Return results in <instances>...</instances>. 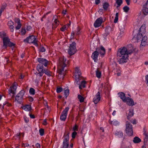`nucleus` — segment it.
Here are the masks:
<instances>
[{
  "label": "nucleus",
  "instance_id": "1",
  "mask_svg": "<svg viewBox=\"0 0 148 148\" xmlns=\"http://www.w3.org/2000/svg\"><path fill=\"white\" fill-rule=\"evenodd\" d=\"M132 52V51L129 50L125 47L119 49L117 53V56L121 57L119 59L118 62L119 64H123L127 62L128 60V55L131 54Z\"/></svg>",
  "mask_w": 148,
  "mask_h": 148
},
{
  "label": "nucleus",
  "instance_id": "2",
  "mask_svg": "<svg viewBox=\"0 0 148 148\" xmlns=\"http://www.w3.org/2000/svg\"><path fill=\"white\" fill-rule=\"evenodd\" d=\"M37 69L39 72L38 74H39L40 77H42L44 73L48 76H51V72L47 69H44L42 65L38 64L37 66Z\"/></svg>",
  "mask_w": 148,
  "mask_h": 148
},
{
  "label": "nucleus",
  "instance_id": "3",
  "mask_svg": "<svg viewBox=\"0 0 148 148\" xmlns=\"http://www.w3.org/2000/svg\"><path fill=\"white\" fill-rule=\"evenodd\" d=\"M69 63L68 61H67L66 59H64V57L60 58L59 61V66L61 68L60 69V74L64 71V68Z\"/></svg>",
  "mask_w": 148,
  "mask_h": 148
},
{
  "label": "nucleus",
  "instance_id": "4",
  "mask_svg": "<svg viewBox=\"0 0 148 148\" xmlns=\"http://www.w3.org/2000/svg\"><path fill=\"white\" fill-rule=\"evenodd\" d=\"M3 47L4 49H6L8 47H14L15 44L10 41V39L8 37H4L3 38Z\"/></svg>",
  "mask_w": 148,
  "mask_h": 148
},
{
  "label": "nucleus",
  "instance_id": "5",
  "mask_svg": "<svg viewBox=\"0 0 148 148\" xmlns=\"http://www.w3.org/2000/svg\"><path fill=\"white\" fill-rule=\"evenodd\" d=\"M36 38L35 36L32 35L27 38L24 40L23 41L24 42H26L29 43H33L35 46L38 47V45L37 43V41L36 40Z\"/></svg>",
  "mask_w": 148,
  "mask_h": 148
},
{
  "label": "nucleus",
  "instance_id": "6",
  "mask_svg": "<svg viewBox=\"0 0 148 148\" xmlns=\"http://www.w3.org/2000/svg\"><path fill=\"white\" fill-rule=\"evenodd\" d=\"M25 93V91L24 90H22L16 95L15 101H17L18 103L21 104L22 102L23 98Z\"/></svg>",
  "mask_w": 148,
  "mask_h": 148
},
{
  "label": "nucleus",
  "instance_id": "7",
  "mask_svg": "<svg viewBox=\"0 0 148 148\" xmlns=\"http://www.w3.org/2000/svg\"><path fill=\"white\" fill-rule=\"evenodd\" d=\"M75 80L76 83L77 84H80V82H79V81L80 79V78H82V77L81 76V71L79 69V68L76 67L75 69Z\"/></svg>",
  "mask_w": 148,
  "mask_h": 148
},
{
  "label": "nucleus",
  "instance_id": "8",
  "mask_svg": "<svg viewBox=\"0 0 148 148\" xmlns=\"http://www.w3.org/2000/svg\"><path fill=\"white\" fill-rule=\"evenodd\" d=\"M125 131L128 135L131 136L133 134L132 126L130 122L127 121L126 122Z\"/></svg>",
  "mask_w": 148,
  "mask_h": 148
},
{
  "label": "nucleus",
  "instance_id": "9",
  "mask_svg": "<svg viewBox=\"0 0 148 148\" xmlns=\"http://www.w3.org/2000/svg\"><path fill=\"white\" fill-rule=\"evenodd\" d=\"M76 51V43L73 42L70 45L69 49L68 51L69 54L70 55H73L75 53Z\"/></svg>",
  "mask_w": 148,
  "mask_h": 148
},
{
  "label": "nucleus",
  "instance_id": "10",
  "mask_svg": "<svg viewBox=\"0 0 148 148\" xmlns=\"http://www.w3.org/2000/svg\"><path fill=\"white\" fill-rule=\"evenodd\" d=\"M69 109V107H66L62 112L61 115L60 116V119L62 121H65V120Z\"/></svg>",
  "mask_w": 148,
  "mask_h": 148
},
{
  "label": "nucleus",
  "instance_id": "11",
  "mask_svg": "<svg viewBox=\"0 0 148 148\" xmlns=\"http://www.w3.org/2000/svg\"><path fill=\"white\" fill-rule=\"evenodd\" d=\"M123 102H126L127 105L130 106H133L136 104V103H135L134 104L133 99L128 97H126L125 101H124Z\"/></svg>",
  "mask_w": 148,
  "mask_h": 148
},
{
  "label": "nucleus",
  "instance_id": "12",
  "mask_svg": "<svg viewBox=\"0 0 148 148\" xmlns=\"http://www.w3.org/2000/svg\"><path fill=\"white\" fill-rule=\"evenodd\" d=\"M103 22V18L101 17L98 18L94 23V26L95 27H98Z\"/></svg>",
  "mask_w": 148,
  "mask_h": 148
},
{
  "label": "nucleus",
  "instance_id": "13",
  "mask_svg": "<svg viewBox=\"0 0 148 148\" xmlns=\"http://www.w3.org/2000/svg\"><path fill=\"white\" fill-rule=\"evenodd\" d=\"M16 84V83L12 85V86L10 87L9 90V94L12 93L13 95L15 94L17 88Z\"/></svg>",
  "mask_w": 148,
  "mask_h": 148
},
{
  "label": "nucleus",
  "instance_id": "14",
  "mask_svg": "<svg viewBox=\"0 0 148 148\" xmlns=\"http://www.w3.org/2000/svg\"><path fill=\"white\" fill-rule=\"evenodd\" d=\"M142 11L145 15H146L148 14V0L145 4L143 5Z\"/></svg>",
  "mask_w": 148,
  "mask_h": 148
},
{
  "label": "nucleus",
  "instance_id": "15",
  "mask_svg": "<svg viewBox=\"0 0 148 148\" xmlns=\"http://www.w3.org/2000/svg\"><path fill=\"white\" fill-rule=\"evenodd\" d=\"M38 61L40 63L44 65V66L46 67L48 63V61L46 59L42 58H38Z\"/></svg>",
  "mask_w": 148,
  "mask_h": 148
},
{
  "label": "nucleus",
  "instance_id": "16",
  "mask_svg": "<svg viewBox=\"0 0 148 148\" xmlns=\"http://www.w3.org/2000/svg\"><path fill=\"white\" fill-rule=\"evenodd\" d=\"M100 93L99 92H98L93 98V101L95 104H96L100 100Z\"/></svg>",
  "mask_w": 148,
  "mask_h": 148
},
{
  "label": "nucleus",
  "instance_id": "17",
  "mask_svg": "<svg viewBox=\"0 0 148 148\" xmlns=\"http://www.w3.org/2000/svg\"><path fill=\"white\" fill-rule=\"evenodd\" d=\"M140 41H141V45L143 46L148 45V40L147 39V37L146 36L143 37Z\"/></svg>",
  "mask_w": 148,
  "mask_h": 148
},
{
  "label": "nucleus",
  "instance_id": "18",
  "mask_svg": "<svg viewBox=\"0 0 148 148\" xmlns=\"http://www.w3.org/2000/svg\"><path fill=\"white\" fill-rule=\"evenodd\" d=\"M69 134L70 132L69 131L66 130L65 131L63 138V141H69Z\"/></svg>",
  "mask_w": 148,
  "mask_h": 148
},
{
  "label": "nucleus",
  "instance_id": "19",
  "mask_svg": "<svg viewBox=\"0 0 148 148\" xmlns=\"http://www.w3.org/2000/svg\"><path fill=\"white\" fill-rule=\"evenodd\" d=\"M96 50L101 56H104L105 54V49L102 46H101L100 48H97Z\"/></svg>",
  "mask_w": 148,
  "mask_h": 148
},
{
  "label": "nucleus",
  "instance_id": "20",
  "mask_svg": "<svg viewBox=\"0 0 148 148\" xmlns=\"http://www.w3.org/2000/svg\"><path fill=\"white\" fill-rule=\"evenodd\" d=\"M99 54V52L97 50L92 53L91 57L95 62H97V58Z\"/></svg>",
  "mask_w": 148,
  "mask_h": 148
},
{
  "label": "nucleus",
  "instance_id": "21",
  "mask_svg": "<svg viewBox=\"0 0 148 148\" xmlns=\"http://www.w3.org/2000/svg\"><path fill=\"white\" fill-rule=\"evenodd\" d=\"M82 79V78H80L79 80V82H80L79 88L80 89H82L83 88H84L85 87V84L86 83V82L84 81H81V82L80 81Z\"/></svg>",
  "mask_w": 148,
  "mask_h": 148
},
{
  "label": "nucleus",
  "instance_id": "22",
  "mask_svg": "<svg viewBox=\"0 0 148 148\" xmlns=\"http://www.w3.org/2000/svg\"><path fill=\"white\" fill-rule=\"evenodd\" d=\"M118 95L120 98L122 99L123 101H125L126 97L125 94L124 93L121 92L118 93Z\"/></svg>",
  "mask_w": 148,
  "mask_h": 148
},
{
  "label": "nucleus",
  "instance_id": "23",
  "mask_svg": "<svg viewBox=\"0 0 148 148\" xmlns=\"http://www.w3.org/2000/svg\"><path fill=\"white\" fill-rule=\"evenodd\" d=\"M133 110V109H130L129 110V113L127 117L128 120H129L130 118L133 116L134 114Z\"/></svg>",
  "mask_w": 148,
  "mask_h": 148
},
{
  "label": "nucleus",
  "instance_id": "24",
  "mask_svg": "<svg viewBox=\"0 0 148 148\" xmlns=\"http://www.w3.org/2000/svg\"><path fill=\"white\" fill-rule=\"evenodd\" d=\"M146 25L145 24H143L139 29L140 33H144L145 32Z\"/></svg>",
  "mask_w": 148,
  "mask_h": 148
},
{
  "label": "nucleus",
  "instance_id": "25",
  "mask_svg": "<svg viewBox=\"0 0 148 148\" xmlns=\"http://www.w3.org/2000/svg\"><path fill=\"white\" fill-rule=\"evenodd\" d=\"M143 33H138L137 34L136 38L137 42H139L141 40V39L143 37Z\"/></svg>",
  "mask_w": 148,
  "mask_h": 148
},
{
  "label": "nucleus",
  "instance_id": "26",
  "mask_svg": "<svg viewBox=\"0 0 148 148\" xmlns=\"http://www.w3.org/2000/svg\"><path fill=\"white\" fill-rule=\"evenodd\" d=\"M141 141L140 138L136 136L134 138L133 142L135 143H138Z\"/></svg>",
  "mask_w": 148,
  "mask_h": 148
},
{
  "label": "nucleus",
  "instance_id": "27",
  "mask_svg": "<svg viewBox=\"0 0 148 148\" xmlns=\"http://www.w3.org/2000/svg\"><path fill=\"white\" fill-rule=\"evenodd\" d=\"M22 108L25 111H30L31 109L30 105H27L23 107Z\"/></svg>",
  "mask_w": 148,
  "mask_h": 148
},
{
  "label": "nucleus",
  "instance_id": "28",
  "mask_svg": "<svg viewBox=\"0 0 148 148\" xmlns=\"http://www.w3.org/2000/svg\"><path fill=\"white\" fill-rule=\"evenodd\" d=\"M96 77L98 78L101 77V72L99 71V68H97L96 71Z\"/></svg>",
  "mask_w": 148,
  "mask_h": 148
},
{
  "label": "nucleus",
  "instance_id": "29",
  "mask_svg": "<svg viewBox=\"0 0 148 148\" xmlns=\"http://www.w3.org/2000/svg\"><path fill=\"white\" fill-rule=\"evenodd\" d=\"M69 146V141H63V148H67Z\"/></svg>",
  "mask_w": 148,
  "mask_h": 148
},
{
  "label": "nucleus",
  "instance_id": "30",
  "mask_svg": "<svg viewBox=\"0 0 148 148\" xmlns=\"http://www.w3.org/2000/svg\"><path fill=\"white\" fill-rule=\"evenodd\" d=\"M109 6V4L107 2H105L104 3L103 5V8L105 10H107L108 8V7Z\"/></svg>",
  "mask_w": 148,
  "mask_h": 148
},
{
  "label": "nucleus",
  "instance_id": "31",
  "mask_svg": "<svg viewBox=\"0 0 148 148\" xmlns=\"http://www.w3.org/2000/svg\"><path fill=\"white\" fill-rule=\"evenodd\" d=\"M77 97L80 102L82 103L84 102V98L83 97L80 95H78Z\"/></svg>",
  "mask_w": 148,
  "mask_h": 148
},
{
  "label": "nucleus",
  "instance_id": "32",
  "mask_svg": "<svg viewBox=\"0 0 148 148\" xmlns=\"http://www.w3.org/2000/svg\"><path fill=\"white\" fill-rule=\"evenodd\" d=\"M122 3V0H116V3L118 5L117 6V8H118L119 7Z\"/></svg>",
  "mask_w": 148,
  "mask_h": 148
},
{
  "label": "nucleus",
  "instance_id": "33",
  "mask_svg": "<svg viewBox=\"0 0 148 148\" xmlns=\"http://www.w3.org/2000/svg\"><path fill=\"white\" fill-rule=\"evenodd\" d=\"M14 25V23L11 20L9 21L8 23V25L9 27H14L13 26Z\"/></svg>",
  "mask_w": 148,
  "mask_h": 148
},
{
  "label": "nucleus",
  "instance_id": "34",
  "mask_svg": "<svg viewBox=\"0 0 148 148\" xmlns=\"http://www.w3.org/2000/svg\"><path fill=\"white\" fill-rule=\"evenodd\" d=\"M119 13L117 12L115 16L114 20V23H116L117 22L118 20Z\"/></svg>",
  "mask_w": 148,
  "mask_h": 148
},
{
  "label": "nucleus",
  "instance_id": "35",
  "mask_svg": "<svg viewBox=\"0 0 148 148\" xmlns=\"http://www.w3.org/2000/svg\"><path fill=\"white\" fill-rule=\"evenodd\" d=\"M56 16H53V19H54V18H55L54 21V24H55L56 25H58L59 24V22L58 21L57 18H56Z\"/></svg>",
  "mask_w": 148,
  "mask_h": 148
},
{
  "label": "nucleus",
  "instance_id": "36",
  "mask_svg": "<svg viewBox=\"0 0 148 148\" xmlns=\"http://www.w3.org/2000/svg\"><path fill=\"white\" fill-rule=\"evenodd\" d=\"M123 10L124 12L127 13L129 11L130 8L127 6H125L123 8Z\"/></svg>",
  "mask_w": 148,
  "mask_h": 148
},
{
  "label": "nucleus",
  "instance_id": "37",
  "mask_svg": "<svg viewBox=\"0 0 148 148\" xmlns=\"http://www.w3.org/2000/svg\"><path fill=\"white\" fill-rule=\"evenodd\" d=\"M147 140L145 139V140H144V145L141 147L142 148H146L147 146Z\"/></svg>",
  "mask_w": 148,
  "mask_h": 148
},
{
  "label": "nucleus",
  "instance_id": "38",
  "mask_svg": "<svg viewBox=\"0 0 148 148\" xmlns=\"http://www.w3.org/2000/svg\"><path fill=\"white\" fill-rule=\"evenodd\" d=\"M144 134L145 136V137L144 138V140H145V139L147 140V141L148 138V132H145L144 133Z\"/></svg>",
  "mask_w": 148,
  "mask_h": 148
},
{
  "label": "nucleus",
  "instance_id": "39",
  "mask_svg": "<svg viewBox=\"0 0 148 148\" xmlns=\"http://www.w3.org/2000/svg\"><path fill=\"white\" fill-rule=\"evenodd\" d=\"M35 90L33 88H31L30 89L29 92L30 94L34 95L35 94Z\"/></svg>",
  "mask_w": 148,
  "mask_h": 148
},
{
  "label": "nucleus",
  "instance_id": "40",
  "mask_svg": "<svg viewBox=\"0 0 148 148\" xmlns=\"http://www.w3.org/2000/svg\"><path fill=\"white\" fill-rule=\"evenodd\" d=\"M39 50L40 51L43 52L45 51V49L43 46H40L39 48Z\"/></svg>",
  "mask_w": 148,
  "mask_h": 148
},
{
  "label": "nucleus",
  "instance_id": "41",
  "mask_svg": "<svg viewBox=\"0 0 148 148\" xmlns=\"http://www.w3.org/2000/svg\"><path fill=\"white\" fill-rule=\"evenodd\" d=\"M110 28V27H108V28H106L105 29V31L106 32V33L104 34L103 35L105 36H107L109 34V32L108 31V29Z\"/></svg>",
  "mask_w": 148,
  "mask_h": 148
},
{
  "label": "nucleus",
  "instance_id": "42",
  "mask_svg": "<svg viewBox=\"0 0 148 148\" xmlns=\"http://www.w3.org/2000/svg\"><path fill=\"white\" fill-rule=\"evenodd\" d=\"M64 95L66 98L69 95V90L68 89L64 91Z\"/></svg>",
  "mask_w": 148,
  "mask_h": 148
},
{
  "label": "nucleus",
  "instance_id": "43",
  "mask_svg": "<svg viewBox=\"0 0 148 148\" xmlns=\"http://www.w3.org/2000/svg\"><path fill=\"white\" fill-rule=\"evenodd\" d=\"M6 34L4 32H0V37L1 38H3L4 37H6Z\"/></svg>",
  "mask_w": 148,
  "mask_h": 148
},
{
  "label": "nucleus",
  "instance_id": "44",
  "mask_svg": "<svg viewBox=\"0 0 148 148\" xmlns=\"http://www.w3.org/2000/svg\"><path fill=\"white\" fill-rule=\"evenodd\" d=\"M39 132L40 133V135L42 136L44 135V130L43 129H40L39 130Z\"/></svg>",
  "mask_w": 148,
  "mask_h": 148
},
{
  "label": "nucleus",
  "instance_id": "45",
  "mask_svg": "<svg viewBox=\"0 0 148 148\" xmlns=\"http://www.w3.org/2000/svg\"><path fill=\"white\" fill-rule=\"evenodd\" d=\"M63 90V89L61 87L58 88H57L56 91L57 93H60Z\"/></svg>",
  "mask_w": 148,
  "mask_h": 148
},
{
  "label": "nucleus",
  "instance_id": "46",
  "mask_svg": "<svg viewBox=\"0 0 148 148\" xmlns=\"http://www.w3.org/2000/svg\"><path fill=\"white\" fill-rule=\"evenodd\" d=\"M26 32V31L25 29L22 28L21 29V33L22 35L25 34Z\"/></svg>",
  "mask_w": 148,
  "mask_h": 148
},
{
  "label": "nucleus",
  "instance_id": "47",
  "mask_svg": "<svg viewBox=\"0 0 148 148\" xmlns=\"http://www.w3.org/2000/svg\"><path fill=\"white\" fill-rule=\"evenodd\" d=\"M77 134V133L75 131L73 132L72 133V137L73 138H75Z\"/></svg>",
  "mask_w": 148,
  "mask_h": 148
},
{
  "label": "nucleus",
  "instance_id": "48",
  "mask_svg": "<svg viewBox=\"0 0 148 148\" xmlns=\"http://www.w3.org/2000/svg\"><path fill=\"white\" fill-rule=\"evenodd\" d=\"M6 5H2L1 8V9L0 10L3 12L4 11L5 9Z\"/></svg>",
  "mask_w": 148,
  "mask_h": 148
},
{
  "label": "nucleus",
  "instance_id": "49",
  "mask_svg": "<svg viewBox=\"0 0 148 148\" xmlns=\"http://www.w3.org/2000/svg\"><path fill=\"white\" fill-rule=\"evenodd\" d=\"M67 28H66V25H64L62 27H61L60 28V30L62 32H64L65 30L67 29Z\"/></svg>",
  "mask_w": 148,
  "mask_h": 148
},
{
  "label": "nucleus",
  "instance_id": "50",
  "mask_svg": "<svg viewBox=\"0 0 148 148\" xmlns=\"http://www.w3.org/2000/svg\"><path fill=\"white\" fill-rule=\"evenodd\" d=\"M14 21L15 23L18 24L21 23L20 20L18 18H15L14 20Z\"/></svg>",
  "mask_w": 148,
  "mask_h": 148
},
{
  "label": "nucleus",
  "instance_id": "51",
  "mask_svg": "<svg viewBox=\"0 0 148 148\" xmlns=\"http://www.w3.org/2000/svg\"><path fill=\"white\" fill-rule=\"evenodd\" d=\"M78 126L76 124H75L73 128V130L74 131H77L78 130Z\"/></svg>",
  "mask_w": 148,
  "mask_h": 148
},
{
  "label": "nucleus",
  "instance_id": "52",
  "mask_svg": "<svg viewBox=\"0 0 148 148\" xmlns=\"http://www.w3.org/2000/svg\"><path fill=\"white\" fill-rule=\"evenodd\" d=\"M21 26V23L19 24H18L17 25L16 27L15 28L16 30L19 29Z\"/></svg>",
  "mask_w": 148,
  "mask_h": 148
},
{
  "label": "nucleus",
  "instance_id": "53",
  "mask_svg": "<svg viewBox=\"0 0 148 148\" xmlns=\"http://www.w3.org/2000/svg\"><path fill=\"white\" fill-rule=\"evenodd\" d=\"M77 31L76 32V34L77 35L79 34H80V29L79 27H77Z\"/></svg>",
  "mask_w": 148,
  "mask_h": 148
},
{
  "label": "nucleus",
  "instance_id": "54",
  "mask_svg": "<svg viewBox=\"0 0 148 148\" xmlns=\"http://www.w3.org/2000/svg\"><path fill=\"white\" fill-rule=\"evenodd\" d=\"M119 28H120V31H121V32H120V34H121L123 33V31L124 30V28H122V29L120 28V27H121L120 25H119Z\"/></svg>",
  "mask_w": 148,
  "mask_h": 148
},
{
  "label": "nucleus",
  "instance_id": "55",
  "mask_svg": "<svg viewBox=\"0 0 148 148\" xmlns=\"http://www.w3.org/2000/svg\"><path fill=\"white\" fill-rule=\"evenodd\" d=\"M145 80L146 81V83L148 86V75H147L145 76Z\"/></svg>",
  "mask_w": 148,
  "mask_h": 148
},
{
  "label": "nucleus",
  "instance_id": "56",
  "mask_svg": "<svg viewBox=\"0 0 148 148\" xmlns=\"http://www.w3.org/2000/svg\"><path fill=\"white\" fill-rule=\"evenodd\" d=\"M24 118L25 122L27 123L29 122V120L28 118L26 117H24Z\"/></svg>",
  "mask_w": 148,
  "mask_h": 148
},
{
  "label": "nucleus",
  "instance_id": "57",
  "mask_svg": "<svg viewBox=\"0 0 148 148\" xmlns=\"http://www.w3.org/2000/svg\"><path fill=\"white\" fill-rule=\"evenodd\" d=\"M118 134L119 136V137H123V134L122 133L119 132H118Z\"/></svg>",
  "mask_w": 148,
  "mask_h": 148
},
{
  "label": "nucleus",
  "instance_id": "58",
  "mask_svg": "<svg viewBox=\"0 0 148 148\" xmlns=\"http://www.w3.org/2000/svg\"><path fill=\"white\" fill-rule=\"evenodd\" d=\"M74 32H72L71 34V38H73L74 36Z\"/></svg>",
  "mask_w": 148,
  "mask_h": 148
},
{
  "label": "nucleus",
  "instance_id": "59",
  "mask_svg": "<svg viewBox=\"0 0 148 148\" xmlns=\"http://www.w3.org/2000/svg\"><path fill=\"white\" fill-rule=\"evenodd\" d=\"M32 27L30 25H28L27 27V30L28 31L30 30L31 29Z\"/></svg>",
  "mask_w": 148,
  "mask_h": 148
},
{
  "label": "nucleus",
  "instance_id": "60",
  "mask_svg": "<svg viewBox=\"0 0 148 148\" xmlns=\"http://www.w3.org/2000/svg\"><path fill=\"white\" fill-rule=\"evenodd\" d=\"M127 4L128 5H130V0H125Z\"/></svg>",
  "mask_w": 148,
  "mask_h": 148
},
{
  "label": "nucleus",
  "instance_id": "61",
  "mask_svg": "<svg viewBox=\"0 0 148 148\" xmlns=\"http://www.w3.org/2000/svg\"><path fill=\"white\" fill-rule=\"evenodd\" d=\"M29 100L30 102H32L33 101V98L32 97H29Z\"/></svg>",
  "mask_w": 148,
  "mask_h": 148
},
{
  "label": "nucleus",
  "instance_id": "62",
  "mask_svg": "<svg viewBox=\"0 0 148 148\" xmlns=\"http://www.w3.org/2000/svg\"><path fill=\"white\" fill-rule=\"evenodd\" d=\"M57 26L58 25L53 24H52V28L53 29H54L56 28L57 27Z\"/></svg>",
  "mask_w": 148,
  "mask_h": 148
},
{
  "label": "nucleus",
  "instance_id": "63",
  "mask_svg": "<svg viewBox=\"0 0 148 148\" xmlns=\"http://www.w3.org/2000/svg\"><path fill=\"white\" fill-rule=\"evenodd\" d=\"M113 124L114 125H117L118 124V122L117 121H113Z\"/></svg>",
  "mask_w": 148,
  "mask_h": 148
},
{
  "label": "nucleus",
  "instance_id": "64",
  "mask_svg": "<svg viewBox=\"0 0 148 148\" xmlns=\"http://www.w3.org/2000/svg\"><path fill=\"white\" fill-rule=\"evenodd\" d=\"M36 146L37 148H40V145L38 143H37L36 144Z\"/></svg>",
  "mask_w": 148,
  "mask_h": 148
}]
</instances>
